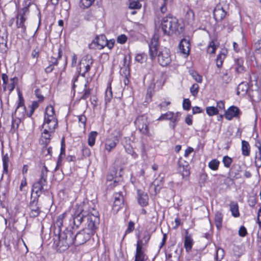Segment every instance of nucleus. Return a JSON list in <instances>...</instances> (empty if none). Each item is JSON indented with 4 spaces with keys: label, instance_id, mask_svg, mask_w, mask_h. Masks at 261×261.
Masks as SVG:
<instances>
[{
    "label": "nucleus",
    "instance_id": "4",
    "mask_svg": "<svg viewBox=\"0 0 261 261\" xmlns=\"http://www.w3.org/2000/svg\"><path fill=\"white\" fill-rule=\"evenodd\" d=\"M57 126L58 120L55 115L54 108L52 106H48L45 109L42 128L49 130V132H54Z\"/></svg>",
    "mask_w": 261,
    "mask_h": 261
},
{
    "label": "nucleus",
    "instance_id": "8",
    "mask_svg": "<svg viewBox=\"0 0 261 261\" xmlns=\"http://www.w3.org/2000/svg\"><path fill=\"white\" fill-rule=\"evenodd\" d=\"M135 124L142 134L146 136L150 135L148 127L149 122L146 115L138 116L135 121Z\"/></svg>",
    "mask_w": 261,
    "mask_h": 261
},
{
    "label": "nucleus",
    "instance_id": "38",
    "mask_svg": "<svg viewBox=\"0 0 261 261\" xmlns=\"http://www.w3.org/2000/svg\"><path fill=\"white\" fill-rule=\"evenodd\" d=\"M220 164V162L217 159L211 160L208 164V167L212 170H217Z\"/></svg>",
    "mask_w": 261,
    "mask_h": 261
},
{
    "label": "nucleus",
    "instance_id": "24",
    "mask_svg": "<svg viewBox=\"0 0 261 261\" xmlns=\"http://www.w3.org/2000/svg\"><path fill=\"white\" fill-rule=\"evenodd\" d=\"M163 177L155 179L153 182V186L155 194L159 193L163 188Z\"/></svg>",
    "mask_w": 261,
    "mask_h": 261
},
{
    "label": "nucleus",
    "instance_id": "1",
    "mask_svg": "<svg viewBox=\"0 0 261 261\" xmlns=\"http://www.w3.org/2000/svg\"><path fill=\"white\" fill-rule=\"evenodd\" d=\"M90 203H92L91 201L85 199L82 202L76 204L72 213L66 212L58 216L57 225L59 227L73 224L78 228L86 219L88 212L90 211Z\"/></svg>",
    "mask_w": 261,
    "mask_h": 261
},
{
    "label": "nucleus",
    "instance_id": "52",
    "mask_svg": "<svg viewBox=\"0 0 261 261\" xmlns=\"http://www.w3.org/2000/svg\"><path fill=\"white\" fill-rule=\"evenodd\" d=\"M183 109L185 110H189L191 108V101L188 98H185L182 102Z\"/></svg>",
    "mask_w": 261,
    "mask_h": 261
},
{
    "label": "nucleus",
    "instance_id": "10",
    "mask_svg": "<svg viewBox=\"0 0 261 261\" xmlns=\"http://www.w3.org/2000/svg\"><path fill=\"white\" fill-rule=\"evenodd\" d=\"M93 234L89 229L84 228L74 236V244L77 246L83 244L88 241Z\"/></svg>",
    "mask_w": 261,
    "mask_h": 261
},
{
    "label": "nucleus",
    "instance_id": "56",
    "mask_svg": "<svg viewBox=\"0 0 261 261\" xmlns=\"http://www.w3.org/2000/svg\"><path fill=\"white\" fill-rule=\"evenodd\" d=\"M117 42L121 44L124 43L127 40V37L125 35H121L117 37Z\"/></svg>",
    "mask_w": 261,
    "mask_h": 261
},
{
    "label": "nucleus",
    "instance_id": "43",
    "mask_svg": "<svg viewBox=\"0 0 261 261\" xmlns=\"http://www.w3.org/2000/svg\"><path fill=\"white\" fill-rule=\"evenodd\" d=\"M95 0H81L80 5V7L83 8H89Z\"/></svg>",
    "mask_w": 261,
    "mask_h": 261
},
{
    "label": "nucleus",
    "instance_id": "12",
    "mask_svg": "<svg viewBox=\"0 0 261 261\" xmlns=\"http://www.w3.org/2000/svg\"><path fill=\"white\" fill-rule=\"evenodd\" d=\"M107 40L104 35H101L95 38L93 42L89 45L90 49H101L106 46Z\"/></svg>",
    "mask_w": 261,
    "mask_h": 261
},
{
    "label": "nucleus",
    "instance_id": "20",
    "mask_svg": "<svg viewBox=\"0 0 261 261\" xmlns=\"http://www.w3.org/2000/svg\"><path fill=\"white\" fill-rule=\"evenodd\" d=\"M138 201L140 205L142 206H146L148 202V196L147 193L139 190H138Z\"/></svg>",
    "mask_w": 261,
    "mask_h": 261
},
{
    "label": "nucleus",
    "instance_id": "16",
    "mask_svg": "<svg viewBox=\"0 0 261 261\" xmlns=\"http://www.w3.org/2000/svg\"><path fill=\"white\" fill-rule=\"evenodd\" d=\"M240 113V111L238 107L232 106L225 111L224 116L226 119L230 120L233 117H238Z\"/></svg>",
    "mask_w": 261,
    "mask_h": 261
},
{
    "label": "nucleus",
    "instance_id": "17",
    "mask_svg": "<svg viewBox=\"0 0 261 261\" xmlns=\"http://www.w3.org/2000/svg\"><path fill=\"white\" fill-rule=\"evenodd\" d=\"M254 59L256 62L261 64V39L257 40L254 45Z\"/></svg>",
    "mask_w": 261,
    "mask_h": 261
},
{
    "label": "nucleus",
    "instance_id": "51",
    "mask_svg": "<svg viewBox=\"0 0 261 261\" xmlns=\"http://www.w3.org/2000/svg\"><path fill=\"white\" fill-rule=\"evenodd\" d=\"M147 259L144 252L136 253L135 261H145Z\"/></svg>",
    "mask_w": 261,
    "mask_h": 261
},
{
    "label": "nucleus",
    "instance_id": "32",
    "mask_svg": "<svg viewBox=\"0 0 261 261\" xmlns=\"http://www.w3.org/2000/svg\"><path fill=\"white\" fill-rule=\"evenodd\" d=\"M226 50H224L223 52L220 53L216 59V65L218 68H220L223 63V61L226 57Z\"/></svg>",
    "mask_w": 261,
    "mask_h": 261
},
{
    "label": "nucleus",
    "instance_id": "60",
    "mask_svg": "<svg viewBox=\"0 0 261 261\" xmlns=\"http://www.w3.org/2000/svg\"><path fill=\"white\" fill-rule=\"evenodd\" d=\"M79 121L85 127L86 123V117L84 115H80L78 116Z\"/></svg>",
    "mask_w": 261,
    "mask_h": 261
},
{
    "label": "nucleus",
    "instance_id": "47",
    "mask_svg": "<svg viewBox=\"0 0 261 261\" xmlns=\"http://www.w3.org/2000/svg\"><path fill=\"white\" fill-rule=\"evenodd\" d=\"M222 162L225 167L229 168L232 163V160L231 158L225 155L223 157Z\"/></svg>",
    "mask_w": 261,
    "mask_h": 261
},
{
    "label": "nucleus",
    "instance_id": "36",
    "mask_svg": "<svg viewBox=\"0 0 261 261\" xmlns=\"http://www.w3.org/2000/svg\"><path fill=\"white\" fill-rule=\"evenodd\" d=\"M243 60L242 59H237L236 61L235 70L238 73H242L244 71V67L243 66Z\"/></svg>",
    "mask_w": 261,
    "mask_h": 261
},
{
    "label": "nucleus",
    "instance_id": "53",
    "mask_svg": "<svg viewBox=\"0 0 261 261\" xmlns=\"http://www.w3.org/2000/svg\"><path fill=\"white\" fill-rule=\"evenodd\" d=\"M20 122V120L19 119H14L12 118V124H11L12 129H17Z\"/></svg>",
    "mask_w": 261,
    "mask_h": 261
},
{
    "label": "nucleus",
    "instance_id": "41",
    "mask_svg": "<svg viewBox=\"0 0 261 261\" xmlns=\"http://www.w3.org/2000/svg\"><path fill=\"white\" fill-rule=\"evenodd\" d=\"M216 41L212 40L210 42V44L207 47V51L208 54H214L215 53L216 49L217 47V45H216Z\"/></svg>",
    "mask_w": 261,
    "mask_h": 261
},
{
    "label": "nucleus",
    "instance_id": "54",
    "mask_svg": "<svg viewBox=\"0 0 261 261\" xmlns=\"http://www.w3.org/2000/svg\"><path fill=\"white\" fill-rule=\"evenodd\" d=\"M134 226H135L134 223L133 221H130L128 223L127 228L125 231V233H130V232H132L135 228Z\"/></svg>",
    "mask_w": 261,
    "mask_h": 261
},
{
    "label": "nucleus",
    "instance_id": "31",
    "mask_svg": "<svg viewBox=\"0 0 261 261\" xmlns=\"http://www.w3.org/2000/svg\"><path fill=\"white\" fill-rule=\"evenodd\" d=\"M43 130L42 133L41 138L42 140H44V143L46 144L49 143L50 139L51 134L54 133L53 132H49L47 129L43 128Z\"/></svg>",
    "mask_w": 261,
    "mask_h": 261
},
{
    "label": "nucleus",
    "instance_id": "15",
    "mask_svg": "<svg viewBox=\"0 0 261 261\" xmlns=\"http://www.w3.org/2000/svg\"><path fill=\"white\" fill-rule=\"evenodd\" d=\"M178 47L180 54L187 57L189 55L190 50L189 41L186 39H182L179 44Z\"/></svg>",
    "mask_w": 261,
    "mask_h": 261
},
{
    "label": "nucleus",
    "instance_id": "48",
    "mask_svg": "<svg viewBox=\"0 0 261 261\" xmlns=\"http://www.w3.org/2000/svg\"><path fill=\"white\" fill-rule=\"evenodd\" d=\"M125 150L134 159H136L138 156V154L134 151L133 148L130 145L126 146L125 147Z\"/></svg>",
    "mask_w": 261,
    "mask_h": 261
},
{
    "label": "nucleus",
    "instance_id": "30",
    "mask_svg": "<svg viewBox=\"0 0 261 261\" xmlns=\"http://www.w3.org/2000/svg\"><path fill=\"white\" fill-rule=\"evenodd\" d=\"M113 97V93L111 86V83H109L107 88L105 91V100L106 103L110 102Z\"/></svg>",
    "mask_w": 261,
    "mask_h": 261
},
{
    "label": "nucleus",
    "instance_id": "39",
    "mask_svg": "<svg viewBox=\"0 0 261 261\" xmlns=\"http://www.w3.org/2000/svg\"><path fill=\"white\" fill-rule=\"evenodd\" d=\"M189 73L192 77L195 80V81L199 83H201L202 82V77L201 75L199 74L196 71L193 70H190Z\"/></svg>",
    "mask_w": 261,
    "mask_h": 261
},
{
    "label": "nucleus",
    "instance_id": "6",
    "mask_svg": "<svg viewBox=\"0 0 261 261\" xmlns=\"http://www.w3.org/2000/svg\"><path fill=\"white\" fill-rule=\"evenodd\" d=\"M229 4L222 1L220 2L214 10V17L216 21H221L226 17L229 7Z\"/></svg>",
    "mask_w": 261,
    "mask_h": 261
},
{
    "label": "nucleus",
    "instance_id": "25",
    "mask_svg": "<svg viewBox=\"0 0 261 261\" xmlns=\"http://www.w3.org/2000/svg\"><path fill=\"white\" fill-rule=\"evenodd\" d=\"M230 211H231L232 216L234 217H238L240 216L239 211V206L237 202L232 201L230 204Z\"/></svg>",
    "mask_w": 261,
    "mask_h": 261
},
{
    "label": "nucleus",
    "instance_id": "9",
    "mask_svg": "<svg viewBox=\"0 0 261 261\" xmlns=\"http://www.w3.org/2000/svg\"><path fill=\"white\" fill-rule=\"evenodd\" d=\"M121 137V134L119 131L115 134L113 133L108 136L105 140V149L109 152L114 150L118 144Z\"/></svg>",
    "mask_w": 261,
    "mask_h": 261
},
{
    "label": "nucleus",
    "instance_id": "62",
    "mask_svg": "<svg viewBox=\"0 0 261 261\" xmlns=\"http://www.w3.org/2000/svg\"><path fill=\"white\" fill-rule=\"evenodd\" d=\"M185 122L188 125H191L193 123L192 116L188 115L185 118Z\"/></svg>",
    "mask_w": 261,
    "mask_h": 261
},
{
    "label": "nucleus",
    "instance_id": "28",
    "mask_svg": "<svg viewBox=\"0 0 261 261\" xmlns=\"http://www.w3.org/2000/svg\"><path fill=\"white\" fill-rule=\"evenodd\" d=\"M185 21L189 24H193L194 21V13L191 10H189L185 15Z\"/></svg>",
    "mask_w": 261,
    "mask_h": 261
},
{
    "label": "nucleus",
    "instance_id": "61",
    "mask_svg": "<svg viewBox=\"0 0 261 261\" xmlns=\"http://www.w3.org/2000/svg\"><path fill=\"white\" fill-rule=\"evenodd\" d=\"M144 59V55L142 54H138L135 57V60L140 63L143 62Z\"/></svg>",
    "mask_w": 261,
    "mask_h": 261
},
{
    "label": "nucleus",
    "instance_id": "44",
    "mask_svg": "<svg viewBox=\"0 0 261 261\" xmlns=\"http://www.w3.org/2000/svg\"><path fill=\"white\" fill-rule=\"evenodd\" d=\"M144 246V245L143 240H138L136 253H144V249L143 248Z\"/></svg>",
    "mask_w": 261,
    "mask_h": 261
},
{
    "label": "nucleus",
    "instance_id": "46",
    "mask_svg": "<svg viewBox=\"0 0 261 261\" xmlns=\"http://www.w3.org/2000/svg\"><path fill=\"white\" fill-rule=\"evenodd\" d=\"M123 205V200H114L113 208L115 211H118Z\"/></svg>",
    "mask_w": 261,
    "mask_h": 261
},
{
    "label": "nucleus",
    "instance_id": "19",
    "mask_svg": "<svg viewBox=\"0 0 261 261\" xmlns=\"http://www.w3.org/2000/svg\"><path fill=\"white\" fill-rule=\"evenodd\" d=\"M26 20V18L23 14H21V12H18L16 16V26L18 28H21L22 32H25L26 30V27L24 25V22Z\"/></svg>",
    "mask_w": 261,
    "mask_h": 261
},
{
    "label": "nucleus",
    "instance_id": "49",
    "mask_svg": "<svg viewBox=\"0 0 261 261\" xmlns=\"http://www.w3.org/2000/svg\"><path fill=\"white\" fill-rule=\"evenodd\" d=\"M141 7V5L139 2L129 1V8L131 9H139Z\"/></svg>",
    "mask_w": 261,
    "mask_h": 261
},
{
    "label": "nucleus",
    "instance_id": "40",
    "mask_svg": "<svg viewBox=\"0 0 261 261\" xmlns=\"http://www.w3.org/2000/svg\"><path fill=\"white\" fill-rule=\"evenodd\" d=\"M154 24L156 29L163 31V18L162 17H157L155 19Z\"/></svg>",
    "mask_w": 261,
    "mask_h": 261
},
{
    "label": "nucleus",
    "instance_id": "2",
    "mask_svg": "<svg viewBox=\"0 0 261 261\" xmlns=\"http://www.w3.org/2000/svg\"><path fill=\"white\" fill-rule=\"evenodd\" d=\"M48 170L44 166L41 170L39 180L35 182L32 187L31 201L29 205V215L31 217L35 218L38 216L41 212L40 207L38 205V198L41 194L47 190V174Z\"/></svg>",
    "mask_w": 261,
    "mask_h": 261
},
{
    "label": "nucleus",
    "instance_id": "3",
    "mask_svg": "<svg viewBox=\"0 0 261 261\" xmlns=\"http://www.w3.org/2000/svg\"><path fill=\"white\" fill-rule=\"evenodd\" d=\"M65 225V229L61 231V227L57 225V221L55 224V237L54 238V243L59 247L61 251H64L74 244V238L73 229V227L70 225Z\"/></svg>",
    "mask_w": 261,
    "mask_h": 261
},
{
    "label": "nucleus",
    "instance_id": "57",
    "mask_svg": "<svg viewBox=\"0 0 261 261\" xmlns=\"http://www.w3.org/2000/svg\"><path fill=\"white\" fill-rule=\"evenodd\" d=\"M247 234V230L244 226L240 227L239 230V234L242 237H245Z\"/></svg>",
    "mask_w": 261,
    "mask_h": 261
},
{
    "label": "nucleus",
    "instance_id": "33",
    "mask_svg": "<svg viewBox=\"0 0 261 261\" xmlns=\"http://www.w3.org/2000/svg\"><path fill=\"white\" fill-rule=\"evenodd\" d=\"M62 56V50L61 48H58V56L57 57H52L50 58V60H49V63L50 65H53V66L57 65L58 64V60L60 59Z\"/></svg>",
    "mask_w": 261,
    "mask_h": 261
},
{
    "label": "nucleus",
    "instance_id": "14",
    "mask_svg": "<svg viewBox=\"0 0 261 261\" xmlns=\"http://www.w3.org/2000/svg\"><path fill=\"white\" fill-rule=\"evenodd\" d=\"M180 114L179 113H174L172 112H168L164 114V119L169 120V125L172 128H174L179 120Z\"/></svg>",
    "mask_w": 261,
    "mask_h": 261
},
{
    "label": "nucleus",
    "instance_id": "26",
    "mask_svg": "<svg viewBox=\"0 0 261 261\" xmlns=\"http://www.w3.org/2000/svg\"><path fill=\"white\" fill-rule=\"evenodd\" d=\"M223 214L220 212H217L215 216V223L218 229L222 227Z\"/></svg>",
    "mask_w": 261,
    "mask_h": 261
},
{
    "label": "nucleus",
    "instance_id": "23",
    "mask_svg": "<svg viewBox=\"0 0 261 261\" xmlns=\"http://www.w3.org/2000/svg\"><path fill=\"white\" fill-rule=\"evenodd\" d=\"M248 90V85L246 82L240 83L237 88V94L240 96H245Z\"/></svg>",
    "mask_w": 261,
    "mask_h": 261
},
{
    "label": "nucleus",
    "instance_id": "18",
    "mask_svg": "<svg viewBox=\"0 0 261 261\" xmlns=\"http://www.w3.org/2000/svg\"><path fill=\"white\" fill-rule=\"evenodd\" d=\"M178 170L183 178L188 177L190 174L189 165L187 163L185 165L182 164L181 161H179Z\"/></svg>",
    "mask_w": 261,
    "mask_h": 261
},
{
    "label": "nucleus",
    "instance_id": "55",
    "mask_svg": "<svg viewBox=\"0 0 261 261\" xmlns=\"http://www.w3.org/2000/svg\"><path fill=\"white\" fill-rule=\"evenodd\" d=\"M216 108H218V113L220 110H223L225 109V103L224 101L222 100H220L217 101V106Z\"/></svg>",
    "mask_w": 261,
    "mask_h": 261
},
{
    "label": "nucleus",
    "instance_id": "45",
    "mask_svg": "<svg viewBox=\"0 0 261 261\" xmlns=\"http://www.w3.org/2000/svg\"><path fill=\"white\" fill-rule=\"evenodd\" d=\"M199 86L197 84H194L191 87L190 90L191 94L196 97L199 92Z\"/></svg>",
    "mask_w": 261,
    "mask_h": 261
},
{
    "label": "nucleus",
    "instance_id": "64",
    "mask_svg": "<svg viewBox=\"0 0 261 261\" xmlns=\"http://www.w3.org/2000/svg\"><path fill=\"white\" fill-rule=\"evenodd\" d=\"M192 111H193V114H195L201 113L202 112V110L201 108L196 106V107H194L193 108Z\"/></svg>",
    "mask_w": 261,
    "mask_h": 261
},
{
    "label": "nucleus",
    "instance_id": "21",
    "mask_svg": "<svg viewBox=\"0 0 261 261\" xmlns=\"http://www.w3.org/2000/svg\"><path fill=\"white\" fill-rule=\"evenodd\" d=\"M193 240L190 234L188 233V230H186V236L184 241V246L187 252H189L193 245Z\"/></svg>",
    "mask_w": 261,
    "mask_h": 261
},
{
    "label": "nucleus",
    "instance_id": "50",
    "mask_svg": "<svg viewBox=\"0 0 261 261\" xmlns=\"http://www.w3.org/2000/svg\"><path fill=\"white\" fill-rule=\"evenodd\" d=\"M87 85H85V87L86 88ZM91 94V89L89 88H85L84 90V93L82 95L81 98L82 99H86L89 97Z\"/></svg>",
    "mask_w": 261,
    "mask_h": 261
},
{
    "label": "nucleus",
    "instance_id": "5",
    "mask_svg": "<svg viewBox=\"0 0 261 261\" xmlns=\"http://www.w3.org/2000/svg\"><path fill=\"white\" fill-rule=\"evenodd\" d=\"M91 204L90 203V211L88 212L86 217L87 227L86 228L94 234L98 227L100 219L98 212L91 206Z\"/></svg>",
    "mask_w": 261,
    "mask_h": 261
},
{
    "label": "nucleus",
    "instance_id": "63",
    "mask_svg": "<svg viewBox=\"0 0 261 261\" xmlns=\"http://www.w3.org/2000/svg\"><path fill=\"white\" fill-rule=\"evenodd\" d=\"M35 93L36 96L40 100H43L44 99V97L41 94V92L40 89H37L35 91Z\"/></svg>",
    "mask_w": 261,
    "mask_h": 261
},
{
    "label": "nucleus",
    "instance_id": "37",
    "mask_svg": "<svg viewBox=\"0 0 261 261\" xmlns=\"http://www.w3.org/2000/svg\"><path fill=\"white\" fill-rule=\"evenodd\" d=\"M206 113L209 116H212L219 114L218 108L214 106L207 107L205 109Z\"/></svg>",
    "mask_w": 261,
    "mask_h": 261
},
{
    "label": "nucleus",
    "instance_id": "13",
    "mask_svg": "<svg viewBox=\"0 0 261 261\" xmlns=\"http://www.w3.org/2000/svg\"><path fill=\"white\" fill-rule=\"evenodd\" d=\"M159 35L155 33L151 39V41L149 44L150 56L153 58L157 55L158 46L159 44Z\"/></svg>",
    "mask_w": 261,
    "mask_h": 261
},
{
    "label": "nucleus",
    "instance_id": "35",
    "mask_svg": "<svg viewBox=\"0 0 261 261\" xmlns=\"http://www.w3.org/2000/svg\"><path fill=\"white\" fill-rule=\"evenodd\" d=\"M17 82L18 78L17 77L11 78L9 80V83L7 86V89L10 92H12L15 88V85Z\"/></svg>",
    "mask_w": 261,
    "mask_h": 261
},
{
    "label": "nucleus",
    "instance_id": "7",
    "mask_svg": "<svg viewBox=\"0 0 261 261\" xmlns=\"http://www.w3.org/2000/svg\"><path fill=\"white\" fill-rule=\"evenodd\" d=\"M178 20L175 17L167 16L164 18V34L172 35L178 30Z\"/></svg>",
    "mask_w": 261,
    "mask_h": 261
},
{
    "label": "nucleus",
    "instance_id": "42",
    "mask_svg": "<svg viewBox=\"0 0 261 261\" xmlns=\"http://www.w3.org/2000/svg\"><path fill=\"white\" fill-rule=\"evenodd\" d=\"M224 256V251L223 249L218 248L217 250L216 256L215 257L216 261H221Z\"/></svg>",
    "mask_w": 261,
    "mask_h": 261
},
{
    "label": "nucleus",
    "instance_id": "22",
    "mask_svg": "<svg viewBox=\"0 0 261 261\" xmlns=\"http://www.w3.org/2000/svg\"><path fill=\"white\" fill-rule=\"evenodd\" d=\"M3 161V173L1 177V180H2L3 178L4 174H8V165L9 162V158L8 153H6L3 155L2 158Z\"/></svg>",
    "mask_w": 261,
    "mask_h": 261
},
{
    "label": "nucleus",
    "instance_id": "29",
    "mask_svg": "<svg viewBox=\"0 0 261 261\" xmlns=\"http://www.w3.org/2000/svg\"><path fill=\"white\" fill-rule=\"evenodd\" d=\"M107 180L108 186L110 188H113L119 185V182L116 180V178H114L112 174H108L107 176Z\"/></svg>",
    "mask_w": 261,
    "mask_h": 261
},
{
    "label": "nucleus",
    "instance_id": "59",
    "mask_svg": "<svg viewBox=\"0 0 261 261\" xmlns=\"http://www.w3.org/2000/svg\"><path fill=\"white\" fill-rule=\"evenodd\" d=\"M82 153L83 155L85 156H89L91 154V151L89 148L86 147H83L82 148Z\"/></svg>",
    "mask_w": 261,
    "mask_h": 261
},
{
    "label": "nucleus",
    "instance_id": "58",
    "mask_svg": "<svg viewBox=\"0 0 261 261\" xmlns=\"http://www.w3.org/2000/svg\"><path fill=\"white\" fill-rule=\"evenodd\" d=\"M131 57L129 55L125 56L124 57V66L126 67H128L129 65V63L130 61Z\"/></svg>",
    "mask_w": 261,
    "mask_h": 261
},
{
    "label": "nucleus",
    "instance_id": "34",
    "mask_svg": "<svg viewBox=\"0 0 261 261\" xmlns=\"http://www.w3.org/2000/svg\"><path fill=\"white\" fill-rule=\"evenodd\" d=\"M98 135L97 132L92 131L88 135V145L90 146H93L95 144V139Z\"/></svg>",
    "mask_w": 261,
    "mask_h": 261
},
{
    "label": "nucleus",
    "instance_id": "11",
    "mask_svg": "<svg viewBox=\"0 0 261 261\" xmlns=\"http://www.w3.org/2000/svg\"><path fill=\"white\" fill-rule=\"evenodd\" d=\"M93 63V60L91 56H84L80 62L79 74L85 76V74L90 71Z\"/></svg>",
    "mask_w": 261,
    "mask_h": 261
},
{
    "label": "nucleus",
    "instance_id": "27",
    "mask_svg": "<svg viewBox=\"0 0 261 261\" xmlns=\"http://www.w3.org/2000/svg\"><path fill=\"white\" fill-rule=\"evenodd\" d=\"M242 151L243 155H249L250 152V147L249 143L247 141L245 140L242 141Z\"/></svg>",
    "mask_w": 261,
    "mask_h": 261
}]
</instances>
